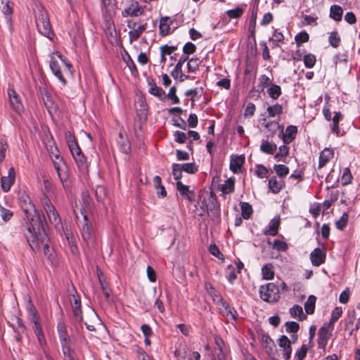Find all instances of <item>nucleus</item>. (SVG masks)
I'll return each instance as SVG.
<instances>
[{"mask_svg": "<svg viewBox=\"0 0 360 360\" xmlns=\"http://www.w3.org/2000/svg\"><path fill=\"white\" fill-rule=\"evenodd\" d=\"M297 133V128L295 126H288L283 136V141L285 143H290L295 138Z\"/></svg>", "mask_w": 360, "mask_h": 360, "instance_id": "20", "label": "nucleus"}, {"mask_svg": "<svg viewBox=\"0 0 360 360\" xmlns=\"http://www.w3.org/2000/svg\"><path fill=\"white\" fill-rule=\"evenodd\" d=\"M31 320L34 323V330L35 334L41 333V329L39 323V317L37 315V312L34 309H30Z\"/></svg>", "mask_w": 360, "mask_h": 360, "instance_id": "37", "label": "nucleus"}, {"mask_svg": "<svg viewBox=\"0 0 360 360\" xmlns=\"http://www.w3.org/2000/svg\"><path fill=\"white\" fill-rule=\"evenodd\" d=\"M289 153V148L285 145L281 146L278 148V152L274 155V158L277 161H283V158H285Z\"/></svg>", "mask_w": 360, "mask_h": 360, "instance_id": "39", "label": "nucleus"}, {"mask_svg": "<svg viewBox=\"0 0 360 360\" xmlns=\"http://www.w3.org/2000/svg\"><path fill=\"white\" fill-rule=\"evenodd\" d=\"M269 187L274 193H278L283 187V183L278 181L276 176H272L269 180Z\"/></svg>", "mask_w": 360, "mask_h": 360, "instance_id": "29", "label": "nucleus"}, {"mask_svg": "<svg viewBox=\"0 0 360 360\" xmlns=\"http://www.w3.org/2000/svg\"><path fill=\"white\" fill-rule=\"evenodd\" d=\"M195 46L193 43L188 42L184 45L183 51L185 54L188 55L193 53L195 51Z\"/></svg>", "mask_w": 360, "mask_h": 360, "instance_id": "64", "label": "nucleus"}, {"mask_svg": "<svg viewBox=\"0 0 360 360\" xmlns=\"http://www.w3.org/2000/svg\"><path fill=\"white\" fill-rule=\"evenodd\" d=\"M263 278L266 280H271L274 278V272L273 271V265L267 264L262 268Z\"/></svg>", "mask_w": 360, "mask_h": 360, "instance_id": "34", "label": "nucleus"}, {"mask_svg": "<svg viewBox=\"0 0 360 360\" xmlns=\"http://www.w3.org/2000/svg\"><path fill=\"white\" fill-rule=\"evenodd\" d=\"M143 12V8L139 6L136 1L131 0L130 4L122 11V15L127 16H139Z\"/></svg>", "mask_w": 360, "mask_h": 360, "instance_id": "11", "label": "nucleus"}, {"mask_svg": "<svg viewBox=\"0 0 360 360\" xmlns=\"http://www.w3.org/2000/svg\"><path fill=\"white\" fill-rule=\"evenodd\" d=\"M176 89L175 86L171 87L169 91V93L167 96V98L169 99H170L172 101V103L174 104L179 103V99L177 97V96L176 95Z\"/></svg>", "mask_w": 360, "mask_h": 360, "instance_id": "60", "label": "nucleus"}, {"mask_svg": "<svg viewBox=\"0 0 360 360\" xmlns=\"http://www.w3.org/2000/svg\"><path fill=\"white\" fill-rule=\"evenodd\" d=\"M182 169L181 168V164L174 163L172 165V175L174 179L179 180L182 176Z\"/></svg>", "mask_w": 360, "mask_h": 360, "instance_id": "52", "label": "nucleus"}, {"mask_svg": "<svg viewBox=\"0 0 360 360\" xmlns=\"http://www.w3.org/2000/svg\"><path fill=\"white\" fill-rule=\"evenodd\" d=\"M257 175L259 178H264L267 176L268 170L262 165H257L255 171Z\"/></svg>", "mask_w": 360, "mask_h": 360, "instance_id": "62", "label": "nucleus"}, {"mask_svg": "<svg viewBox=\"0 0 360 360\" xmlns=\"http://www.w3.org/2000/svg\"><path fill=\"white\" fill-rule=\"evenodd\" d=\"M216 304L221 314L234 321L236 319V311L231 308L226 301L219 299Z\"/></svg>", "mask_w": 360, "mask_h": 360, "instance_id": "9", "label": "nucleus"}, {"mask_svg": "<svg viewBox=\"0 0 360 360\" xmlns=\"http://www.w3.org/2000/svg\"><path fill=\"white\" fill-rule=\"evenodd\" d=\"M58 331L59 333V338H60V344L68 342V336L66 328L63 323L58 324Z\"/></svg>", "mask_w": 360, "mask_h": 360, "instance_id": "36", "label": "nucleus"}, {"mask_svg": "<svg viewBox=\"0 0 360 360\" xmlns=\"http://www.w3.org/2000/svg\"><path fill=\"white\" fill-rule=\"evenodd\" d=\"M41 205L46 212L48 219L51 224L56 227L61 225V219L54 206L52 205L50 199L44 195L41 199Z\"/></svg>", "mask_w": 360, "mask_h": 360, "instance_id": "5", "label": "nucleus"}, {"mask_svg": "<svg viewBox=\"0 0 360 360\" xmlns=\"http://www.w3.org/2000/svg\"><path fill=\"white\" fill-rule=\"evenodd\" d=\"M9 4V0H0V9L5 15H10L12 13V8Z\"/></svg>", "mask_w": 360, "mask_h": 360, "instance_id": "50", "label": "nucleus"}, {"mask_svg": "<svg viewBox=\"0 0 360 360\" xmlns=\"http://www.w3.org/2000/svg\"><path fill=\"white\" fill-rule=\"evenodd\" d=\"M277 149V146L272 141H263L261 146L260 150L262 152L266 154L272 155L275 153Z\"/></svg>", "mask_w": 360, "mask_h": 360, "instance_id": "24", "label": "nucleus"}, {"mask_svg": "<svg viewBox=\"0 0 360 360\" xmlns=\"http://www.w3.org/2000/svg\"><path fill=\"white\" fill-rule=\"evenodd\" d=\"M61 347L64 360H71L75 358V352L69 345V342L62 343Z\"/></svg>", "mask_w": 360, "mask_h": 360, "instance_id": "30", "label": "nucleus"}, {"mask_svg": "<svg viewBox=\"0 0 360 360\" xmlns=\"http://www.w3.org/2000/svg\"><path fill=\"white\" fill-rule=\"evenodd\" d=\"M169 22L172 21L168 17H163L160 19L159 29L161 35L166 36L169 33Z\"/></svg>", "mask_w": 360, "mask_h": 360, "instance_id": "28", "label": "nucleus"}, {"mask_svg": "<svg viewBox=\"0 0 360 360\" xmlns=\"http://www.w3.org/2000/svg\"><path fill=\"white\" fill-rule=\"evenodd\" d=\"M242 216L245 219L250 218L252 213V207L248 202H243L241 204Z\"/></svg>", "mask_w": 360, "mask_h": 360, "instance_id": "45", "label": "nucleus"}, {"mask_svg": "<svg viewBox=\"0 0 360 360\" xmlns=\"http://www.w3.org/2000/svg\"><path fill=\"white\" fill-rule=\"evenodd\" d=\"M176 189L179 193L188 201L191 202L193 200V192L189 190V186L178 181L176 182Z\"/></svg>", "mask_w": 360, "mask_h": 360, "instance_id": "17", "label": "nucleus"}, {"mask_svg": "<svg viewBox=\"0 0 360 360\" xmlns=\"http://www.w3.org/2000/svg\"><path fill=\"white\" fill-rule=\"evenodd\" d=\"M182 170L188 174H194L197 172L198 167L195 163H186L181 165Z\"/></svg>", "mask_w": 360, "mask_h": 360, "instance_id": "51", "label": "nucleus"}, {"mask_svg": "<svg viewBox=\"0 0 360 360\" xmlns=\"http://www.w3.org/2000/svg\"><path fill=\"white\" fill-rule=\"evenodd\" d=\"M352 176L348 168H345L341 178L342 185H347L351 183Z\"/></svg>", "mask_w": 360, "mask_h": 360, "instance_id": "53", "label": "nucleus"}, {"mask_svg": "<svg viewBox=\"0 0 360 360\" xmlns=\"http://www.w3.org/2000/svg\"><path fill=\"white\" fill-rule=\"evenodd\" d=\"M326 254L320 248H315L310 255V259L312 264L319 266L326 261Z\"/></svg>", "mask_w": 360, "mask_h": 360, "instance_id": "15", "label": "nucleus"}, {"mask_svg": "<svg viewBox=\"0 0 360 360\" xmlns=\"http://www.w3.org/2000/svg\"><path fill=\"white\" fill-rule=\"evenodd\" d=\"M342 118L340 112H336L333 118V126L331 127L332 131L336 134L340 133L339 121Z\"/></svg>", "mask_w": 360, "mask_h": 360, "instance_id": "41", "label": "nucleus"}, {"mask_svg": "<svg viewBox=\"0 0 360 360\" xmlns=\"http://www.w3.org/2000/svg\"><path fill=\"white\" fill-rule=\"evenodd\" d=\"M8 94L10 106L15 112L20 114L23 111L24 108L18 94L12 87H8Z\"/></svg>", "mask_w": 360, "mask_h": 360, "instance_id": "8", "label": "nucleus"}, {"mask_svg": "<svg viewBox=\"0 0 360 360\" xmlns=\"http://www.w3.org/2000/svg\"><path fill=\"white\" fill-rule=\"evenodd\" d=\"M205 286L207 293L212 297L214 302H217L219 299H222L211 284L206 283Z\"/></svg>", "mask_w": 360, "mask_h": 360, "instance_id": "48", "label": "nucleus"}, {"mask_svg": "<svg viewBox=\"0 0 360 360\" xmlns=\"http://www.w3.org/2000/svg\"><path fill=\"white\" fill-rule=\"evenodd\" d=\"M307 349L308 348L305 345H303L301 347V348L295 354L297 360H303V359L306 356Z\"/></svg>", "mask_w": 360, "mask_h": 360, "instance_id": "63", "label": "nucleus"}, {"mask_svg": "<svg viewBox=\"0 0 360 360\" xmlns=\"http://www.w3.org/2000/svg\"><path fill=\"white\" fill-rule=\"evenodd\" d=\"M15 179V172L13 167L8 169V176L1 177V188L4 191L7 192L10 190L12 184H13Z\"/></svg>", "mask_w": 360, "mask_h": 360, "instance_id": "14", "label": "nucleus"}, {"mask_svg": "<svg viewBox=\"0 0 360 360\" xmlns=\"http://www.w3.org/2000/svg\"><path fill=\"white\" fill-rule=\"evenodd\" d=\"M309 36L306 32H301L295 36L297 45L300 46L302 44L309 41Z\"/></svg>", "mask_w": 360, "mask_h": 360, "instance_id": "49", "label": "nucleus"}, {"mask_svg": "<svg viewBox=\"0 0 360 360\" xmlns=\"http://www.w3.org/2000/svg\"><path fill=\"white\" fill-rule=\"evenodd\" d=\"M348 218V214L346 212L343 213L341 218L336 221L337 228L340 230L343 229L347 224Z\"/></svg>", "mask_w": 360, "mask_h": 360, "instance_id": "56", "label": "nucleus"}, {"mask_svg": "<svg viewBox=\"0 0 360 360\" xmlns=\"http://www.w3.org/2000/svg\"><path fill=\"white\" fill-rule=\"evenodd\" d=\"M286 331L288 333H297L299 330V324L295 321L286 322Z\"/></svg>", "mask_w": 360, "mask_h": 360, "instance_id": "59", "label": "nucleus"}, {"mask_svg": "<svg viewBox=\"0 0 360 360\" xmlns=\"http://www.w3.org/2000/svg\"><path fill=\"white\" fill-rule=\"evenodd\" d=\"M316 57L313 54H307L304 57V63L306 67L311 68L316 63Z\"/></svg>", "mask_w": 360, "mask_h": 360, "instance_id": "54", "label": "nucleus"}, {"mask_svg": "<svg viewBox=\"0 0 360 360\" xmlns=\"http://www.w3.org/2000/svg\"><path fill=\"white\" fill-rule=\"evenodd\" d=\"M243 162L244 158L243 156H236L235 158H232L230 162V169L234 173H237L240 170Z\"/></svg>", "mask_w": 360, "mask_h": 360, "instance_id": "26", "label": "nucleus"}, {"mask_svg": "<svg viewBox=\"0 0 360 360\" xmlns=\"http://www.w3.org/2000/svg\"><path fill=\"white\" fill-rule=\"evenodd\" d=\"M36 25L41 34L50 39H52L53 34L51 31L48 13L43 8H39L36 14Z\"/></svg>", "mask_w": 360, "mask_h": 360, "instance_id": "3", "label": "nucleus"}, {"mask_svg": "<svg viewBox=\"0 0 360 360\" xmlns=\"http://www.w3.org/2000/svg\"><path fill=\"white\" fill-rule=\"evenodd\" d=\"M66 139L70 152H77L79 150L80 148L77 143L75 137L72 136L70 133L67 134Z\"/></svg>", "mask_w": 360, "mask_h": 360, "instance_id": "38", "label": "nucleus"}, {"mask_svg": "<svg viewBox=\"0 0 360 360\" xmlns=\"http://www.w3.org/2000/svg\"><path fill=\"white\" fill-rule=\"evenodd\" d=\"M214 354L217 356L219 360L226 359V349L223 340L219 337L215 336L214 338Z\"/></svg>", "mask_w": 360, "mask_h": 360, "instance_id": "13", "label": "nucleus"}, {"mask_svg": "<svg viewBox=\"0 0 360 360\" xmlns=\"http://www.w3.org/2000/svg\"><path fill=\"white\" fill-rule=\"evenodd\" d=\"M316 298L314 295H310L304 303V309L308 314H312L314 311Z\"/></svg>", "mask_w": 360, "mask_h": 360, "instance_id": "32", "label": "nucleus"}, {"mask_svg": "<svg viewBox=\"0 0 360 360\" xmlns=\"http://www.w3.org/2000/svg\"><path fill=\"white\" fill-rule=\"evenodd\" d=\"M188 60V57L181 56L177 64L176 65L174 70L172 72V76L175 78H180L181 81H183V77L184 75L182 73V65L183 64ZM185 78H188L187 76H185Z\"/></svg>", "mask_w": 360, "mask_h": 360, "instance_id": "19", "label": "nucleus"}, {"mask_svg": "<svg viewBox=\"0 0 360 360\" xmlns=\"http://www.w3.org/2000/svg\"><path fill=\"white\" fill-rule=\"evenodd\" d=\"M26 198L28 202L25 199L24 204L21 205V207L27 218L30 221L28 230L31 235L28 237L27 241L32 250L38 252L42 250L44 255H48L50 248L48 244L47 223L45 217L43 213L35 210L34 205L30 202L29 198Z\"/></svg>", "mask_w": 360, "mask_h": 360, "instance_id": "1", "label": "nucleus"}, {"mask_svg": "<svg viewBox=\"0 0 360 360\" xmlns=\"http://www.w3.org/2000/svg\"><path fill=\"white\" fill-rule=\"evenodd\" d=\"M75 161L78 167V168L82 172H86L88 169V166L86 164V158H84V155L82 153V150L79 148V151L77 152H71Z\"/></svg>", "mask_w": 360, "mask_h": 360, "instance_id": "16", "label": "nucleus"}, {"mask_svg": "<svg viewBox=\"0 0 360 360\" xmlns=\"http://www.w3.org/2000/svg\"><path fill=\"white\" fill-rule=\"evenodd\" d=\"M243 13V10L238 7L236 8L227 11L226 14L230 18H238L242 15Z\"/></svg>", "mask_w": 360, "mask_h": 360, "instance_id": "55", "label": "nucleus"}, {"mask_svg": "<svg viewBox=\"0 0 360 360\" xmlns=\"http://www.w3.org/2000/svg\"><path fill=\"white\" fill-rule=\"evenodd\" d=\"M84 210L80 209L82 220H79V216L75 210V212L77 220L81 223L82 237L86 244L89 245L93 242V230L91 226L88 223L87 216L84 213Z\"/></svg>", "mask_w": 360, "mask_h": 360, "instance_id": "6", "label": "nucleus"}, {"mask_svg": "<svg viewBox=\"0 0 360 360\" xmlns=\"http://www.w3.org/2000/svg\"><path fill=\"white\" fill-rule=\"evenodd\" d=\"M235 179L233 178H229L224 181V184L219 186L220 191L223 194H229L234 191L235 188Z\"/></svg>", "mask_w": 360, "mask_h": 360, "instance_id": "23", "label": "nucleus"}, {"mask_svg": "<svg viewBox=\"0 0 360 360\" xmlns=\"http://www.w3.org/2000/svg\"><path fill=\"white\" fill-rule=\"evenodd\" d=\"M53 166L57 171L58 178L64 187L68 186V173L67 167L64 162L60 159L58 162L53 161Z\"/></svg>", "mask_w": 360, "mask_h": 360, "instance_id": "10", "label": "nucleus"}, {"mask_svg": "<svg viewBox=\"0 0 360 360\" xmlns=\"http://www.w3.org/2000/svg\"><path fill=\"white\" fill-rule=\"evenodd\" d=\"M12 216L13 212L11 210L0 206V217L4 221L10 220Z\"/></svg>", "mask_w": 360, "mask_h": 360, "instance_id": "57", "label": "nucleus"}, {"mask_svg": "<svg viewBox=\"0 0 360 360\" xmlns=\"http://www.w3.org/2000/svg\"><path fill=\"white\" fill-rule=\"evenodd\" d=\"M42 100L44 105L46 106L49 113L52 115L53 113L57 112V106L55 104L50 94L44 93L42 95Z\"/></svg>", "mask_w": 360, "mask_h": 360, "instance_id": "18", "label": "nucleus"}, {"mask_svg": "<svg viewBox=\"0 0 360 360\" xmlns=\"http://www.w3.org/2000/svg\"><path fill=\"white\" fill-rule=\"evenodd\" d=\"M146 24L139 25L136 27L129 32V40L131 42L136 41L146 30Z\"/></svg>", "mask_w": 360, "mask_h": 360, "instance_id": "22", "label": "nucleus"}, {"mask_svg": "<svg viewBox=\"0 0 360 360\" xmlns=\"http://www.w3.org/2000/svg\"><path fill=\"white\" fill-rule=\"evenodd\" d=\"M260 297L266 302H277L280 298L278 287L273 283L262 285L259 289Z\"/></svg>", "mask_w": 360, "mask_h": 360, "instance_id": "4", "label": "nucleus"}, {"mask_svg": "<svg viewBox=\"0 0 360 360\" xmlns=\"http://www.w3.org/2000/svg\"><path fill=\"white\" fill-rule=\"evenodd\" d=\"M288 248V244L281 240H276L273 244V248L278 251H286Z\"/></svg>", "mask_w": 360, "mask_h": 360, "instance_id": "58", "label": "nucleus"}, {"mask_svg": "<svg viewBox=\"0 0 360 360\" xmlns=\"http://www.w3.org/2000/svg\"><path fill=\"white\" fill-rule=\"evenodd\" d=\"M274 169L279 177H284L289 173V169L284 165H275Z\"/></svg>", "mask_w": 360, "mask_h": 360, "instance_id": "40", "label": "nucleus"}, {"mask_svg": "<svg viewBox=\"0 0 360 360\" xmlns=\"http://www.w3.org/2000/svg\"><path fill=\"white\" fill-rule=\"evenodd\" d=\"M333 157V150L331 148H325L320 154L319 167L321 168Z\"/></svg>", "mask_w": 360, "mask_h": 360, "instance_id": "21", "label": "nucleus"}, {"mask_svg": "<svg viewBox=\"0 0 360 360\" xmlns=\"http://www.w3.org/2000/svg\"><path fill=\"white\" fill-rule=\"evenodd\" d=\"M329 43L330 46H332L334 48H337L340 45V38L338 36V33L336 31H333L330 32L329 38H328Z\"/></svg>", "mask_w": 360, "mask_h": 360, "instance_id": "42", "label": "nucleus"}, {"mask_svg": "<svg viewBox=\"0 0 360 360\" xmlns=\"http://www.w3.org/2000/svg\"><path fill=\"white\" fill-rule=\"evenodd\" d=\"M60 64H63L65 65V68L63 70L65 74L72 75L71 70L72 65L70 63L65 62L59 52L56 51L53 53L50 56V68L53 75L60 80L62 84L65 86L67 82L60 70Z\"/></svg>", "mask_w": 360, "mask_h": 360, "instance_id": "2", "label": "nucleus"}, {"mask_svg": "<svg viewBox=\"0 0 360 360\" xmlns=\"http://www.w3.org/2000/svg\"><path fill=\"white\" fill-rule=\"evenodd\" d=\"M290 314L294 318H298L299 320L302 321L306 318V316L303 313L302 307L299 305H294L290 309Z\"/></svg>", "mask_w": 360, "mask_h": 360, "instance_id": "33", "label": "nucleus"}, {"mask_svg": "<svg viewBox=\"0 0 360 360\" xmlns=\"http://www.w3.org/2000/svg\"><path fill=\"white\" fill-rule=\"evenodd\" d=\"M84 324L89 331H96V327L101 326L99 317L92 310L88 314L87 319Z\"/></svg>", "mask_w": 360, "mask_h": 360, "instance_id": "12", "label": "nucleus"}, {"mask_svg": "<svg viewBox=\"0 0 360 360\" xmlns=\"http://www.w3.org/2000/svg\"><path fill=\"white\" fill-rule=\"evenodd\" d=\"M267 93L271 98L276 100L281 94V89L278 85L271 84L267 89Z\"/></svg>", "mask_w": 360, "mask_h": 360, "instance_id": "35", "label": "nucleus"}, {"mask_svg": "<svg viewBox=\"0 0 360 360\" xmlns=\"http://www.w3.org/2000/svg\"><path fill=\"white\" fill-rule=\"evenodd\" d=\"M333 327L331 324L325 323L319 330L318 345L320 348L325 349L328 339L332 335Z\"/></svg>", "mask_w": 360, "mask_h": 360, "instance_id": "7", "label": "nucleus"}, {"mask_svg": "<svg viewBox=\"0 0 360 360\" xmlns=\"http://www.w3.org/2000/svg\"><path fill=\"white\" fill-rule=\"evenodd\" d=\"M280 225V218L274 217L269 223V228L264 232L266 235L274 236L278 233V229Z\"/></svg>", "mask_w": 360, "mask_h": 360, "instance_id": "25", "label": "nucleus"}, {"mask_svg": "<svg viewBox=\"0 0 360 360\" xmlns=\"http://www.w3.org/2000/svg\"><path fill=\"white\" fill-rule=\"evenodd\" d=\"M149 93L162 100L165 98V91L162 88H160L158 86H154L153 87H150Z\"/></svg>", "mask_w": 360, "mask_h": 360, "instance_id": "46", "label": "nucleus"}, {"mask_svg": "<svg viewBox=\"0 0 360 360\" xmlns=\"http://www.w3.org/2000/svg\"><path fill=\"white\" fill-rule=\"evenodd\" d=\"M200 64V61L198 58H191L187 63L188 71L190 72H195Z\"/></svg>", "mask_w": 360, "mask_h": 360, "instance_id": "43", "label": "nucleus"}, {"mask_svg": "<svg viewBox=\"0 0 360 360\" xmlns=\"http://www.w3.org/2000/svg\"><path fill=\"white\" fill-rule=\"evenodd\" d=\"M95 195L98 201L103 202L106 196V191L103 186H98L95 190Z\"/></svg>", "mask_w": 360, "mask_h": 360, "instance_id": "47", "label": "nucleus"}, {"mask_svg": "<svg viewBox=\"0 0 360 360\" xmlns=\"http://www.w3.org/2000/svg\"><path fill=\"white\" fill-rule=\"evenodd\" d=\"M267 112L269 117H275L279 116L283 113V106L280 104H275L267 108Z\"/></svg>", "mask_w": 360, "mask_h": 360, "instance_id": "31", "label": "nucleus"}, {"mask_svg": "<svg viewBox=\"0 0 360 360\" xmlns=\"http://www.w3.org/2000/svg\"><path fill=\"white\" fill-rule=\"evenodd\" d=\"M175 141L179 143H184L186 141L187 136L184 132L180 131H176L174 132Z\"/></svg>", "mask_w": 360, "mask_h": 360, "instance_id": "61", "label": "nucleus"}, {"mask_svg": "<svg viewBox=\"0 0 360 360\" xmlns=\"http://www.w3.org/2000/svg\"><path fill=\"white\" fill-rule=\"evenodd\" d=\"M342 313V311L341 308L336 307L334 309V310L332 311L331 317L329 323H327V324H331V326L334 328V323L336 322L340 317L341 316Z\"/></svg>", "mask_w": 360, "mask_h": 360, "instance_id": "44", "label": "nucleus"}, {"mask_svg": "<svg viewBox=\"0 0 360 360\" xmlns=\"http://www.w3.org/2000/svg\"><path fill=\"white\" fill-rule=\"evenodd\" d=\"M343 14V9L338 5H333L330 8V17L335 21H340Z\"/></svg>", "mask_w": 360, "mask_h": 360, "instance_id": "27", "label": "nucleus"}]
</instances>
